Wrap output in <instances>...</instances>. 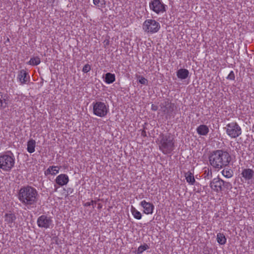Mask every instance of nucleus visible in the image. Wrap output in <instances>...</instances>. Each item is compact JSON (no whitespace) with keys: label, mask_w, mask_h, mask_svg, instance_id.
Returning a JSON list of instances; mask_svg holds the SVG:
<instances>
[{"label":"nucleus","mask_w":254,"mask_h":254,"mask_svg":"<svg viewBox=\"0 0 254 254\" xmlns=\"http://www.w3.org/2000/svg\"><path fill=\"white\" fill-rule=\"evenodd\" d=\"M18 198L27 208L30 209L36 206L38 193L36 189L31 186H23L19 190Z\"/></svg>","instance_id":"f257e3e1"},{"label":"nucleus","mask_w":254,"mask_h":254,"mask_svg":"<svg viewBox=\"0 0 254 254\" xmlns=\"http://www.w3.org/2000/svg\"><path fill=\"white\" fill-rule=\"evenodd\" d=\"M208 159L210 165L214 169L220 170L229 165L231 156L227 151L216 150L210 152Z\"/></svg>","instance_id":"f03ea898"},{"label":"nucleus","mask_w":254,"mask_h":254,"mask_svg":"<svg viewBox=\"0 0 254 254\" xmlns=\"http://www.w3.org/2000/svg\"><path fill=\"white\" fill-rule=\"evenodd\" d=\"M158 141L159 149L164 154L170 153L174 149V138L170 133L160 134Z\"/></svg>","instance_id":"7ed1b4c3"},{"label":"nucleus","mask_w":254,"mask_h":254,"mask_svg":"<svg viewBox=\"0 0 254 254\" xmlns=\"http://www.w3.org/2000/svg\"><path fill=\"white\" fill-rule=\"evenodd\" d=\"M15 158L10 151L0 155V169L4 172H10L14 167Z\"/></svg>","instance_id":"20e7f679"},{"label":"nucleus","mask_w":254,"mask_h":254,"mask_svg":"<svg viewBox=\"0 0 254 254\" xmlns=\"http://www.w3.org/2000/svg\"><path fill=\"white\" fill-rule=\"evenodd\" d=\"M160 29V23L152 19H146L142 24V30L147 34L157 33Z\"/></svg>","instance_id":"39448f33"},{"label":"nucleus","mask_w":254,"mask_h":254,"mask_svg":"<svg viewBox=\"0 0 254 254\" xmlns=\"http://www.w3.org/2000/svg\"><path fill=\"white\" fill-rule=\"evenodd\" d=\"M224 129L227 135L232 138H237L242 133L241 127L236 122L228 124Z\"/></svg>","instance_id":"423d86ee"},{"label":"nucleus","mask_w":254,"mask_h":254,"mask_svg":"<svg viewBox=\"0 0 254 254\" xmlns=\"http://www.w3.org/2000/svg\"><path fill=\"white\" fill-rule=\"evenodd\" d=\"M93 114L99 117H103L107 115L109 112L108 107L105 103L101 101L93 102Z\"/></svg>","instance_id":"0eeeda50"},{"label":"nucleus","mask_w":254,"mask_h":254,"mask_svg":"<svg viewBox=\"0 0 254 254\" xmlns=\"http://www.w3.org/2000/svg\"><path fill=\"white\" fill-rule=\"evenodd\" d=\"M39 227L45 229L52 228L54 226L53 220L51 216L42 215L39 216L37 221Z\"/></svg>","instance_id":"6e6552de"},{"label":"nucleus","mask_w":254,"mask_h":254,"mask_svg":"<svg viewBox=\"0 0 254 254\" xmlns=\"http://www.w3.org/2000/svg\"><path fill=\"white\" fill-rule=\"evenodd\" d=\"M150 9L157 14L163 13L166 11L167 5L160 0H152L149 4Z\"/></svg>","instance_id":"1a4fd4ad"},{"label":"nucleus","mask_w":254,"mask_h":254,"mask_svg":"<svg viewBox=\"0 0 254 254\" xmlns=\"http://www.w3.org/2000/svg\"><path fill=\"white\" fill-rule=\"evenodd\" d=\"M160 107L164 114L170 117L173 115V113L176 108L175 104L169 101H166L162 103Z\"/></svg>","instance_id":"9d476101"},{"label":"nucleus","mask_w":254,"mask_h":254,"mask_svg":"<svg viewBox=\"0 0 254 254\" xmlns=\"http://www.w3.org/2000/svg\"><path fill=\"white\" fill-rule=\"evenodd\" d=\"M223 180L219 178L213 179L210 183L209 186L212 190L219 193L222 190Z\"/></svg>","instance_id":"9b49d317"},{"label":"nucleus","mask_w":254,"mask_h":254,"mask_svg":"<svg viewBox=\"0 0 254 254\" xmlns=\"http://www.w3.org/2000/svg\"><path fill=\"white\" fill-rule=\"evenodd\" d=\"M4 221L5 224L9 227L12 228L15 224L16 216L13 213H6L4 216Z\"/></svg>","instance_id":"f8f14e48"},{"label":"nucleus","mask_w":254,"mask_h":254,"mask_svg":"<svg viewBox=\"0 0 254 254\" xmlns=\"http://www.w3.org/2000/svg\"><path fill=\"white\" fill-rule=\"evenodd\" d=\"M139 205L143 208V213L145 214H151L153 213L154 209L153 203L143 200L140 202Z\"/></svg>","instance_id":"ddd939ff"},{"label":"nucleus","mask_w":254,"mask_h":254,"mask_svg":"<svg viewBox=\"0 0 254 254\" xmlns=\"http://www.w3.org/2000/svg\"><path fill=\"white\" fill-rule=\"evenodd\" d=\"M57 184L60 186L66 185L69 182V178L67 175L62 174L58 176L55 180Z\"/></svg>","instance_id":"4468645a"},{"label":"nucleus","mask_w":254,"mask_h":254,"mask_svg":"<svg viewBox=\"0 0 254 254\" xmlns=\"http://www.w3.org/2000/svg\"><path fill=\"white\" fill-rule=\"evenodd\" d=\"M241 175L246 181H249L254 179V171L251 169H244Z\"/></svg>","instance_id":"2eb2a0df"},{"label":"nucleus","mask_w":254,"mask_h":254,"mask_svg":"<svg viewBox=\"0 0 254 254\" xmlns=\"http://www.w3.org/2000/svg\"><path fill=\"white\" fill-rule=\"evenodd\" d=\"M27 75L28 73L24 69H21L19 71L17 78L22 84H25L28 81L29 76Z\"/></svg>","instance_id":"dca6fc26"},{"label":"nucleus","mask_w":254,"mask_h":254,"mask_svg":"<svg viewBox=\"0 0 254 254\" xmlns=\"http://www.w3.org/2000/svg\"><path fill=\"white\" fill-rule=\"evenodd\" d=\"M8 106V99L6 95L0 92V109H4Z\"/></svg>","instance_id":"f3484780"},{"label":"nucleus","mask_w":254,"mask_h":254,"mask_svg":"<svg viewBox=\"0 0 254 254\" xmlns=\"http://www.w3.org/2000/svg\"><path fill=\"white\" fill-rule=\"evenodd\" d=\"M209 130L208 127L206 125H201L196 128L197 133L200 135H206L208 134Z\"/></svg>","instance_id":"a211bd4d"},{"label":"nucleus","mask_w":254,"mask_h":254,"mask_svg":"<svg viewBox=\"0 0 254 254\" xmlns=\"http://www.w3.org/2000/svg\"><path fill=\"white\" fill-rule=\"evenodd\" d=\"M189 74V71L188 69L181 68L177 71V77L181 79H186Z\"/></svg>","instance_id":"6ab92c4d"},{"label":"nucleus","mask_w":254,"mask_h":254,"mask_svg":"<svg viewBox=\"0 0 254 254\" xmlns=\"http://www.w3.org/2000/svg\"><path fill=\"white\" fill-rule=\"evenodd\" d=\"M59 172V167L56 166H50L45 171V175L47 176L51 174L52 175H55Z\"/></svg>","instance_id":"aec40b11"},{"label":"nucleus","mask_w":254,"mask_h":254,"mask_svg":"<svg viewBox=\"0 0 254 254\" xmlns=\"http://www.w3.org/2000/svg\"><path fill=\"white\" fill-rule=\"evenodd\" d=\"M116 79L115 74L110 72L107 73L105 75L104 81L107 84H111L113 83Z\"/></svg>","instance_id":"412c9836"},{"label":"nucleus","mask_w":254,"mask_h":254,"mask_svg":"<svg viewBox=\"0 0 254 254\" xmlns=\"http://www.w3.org/2000/svg\"><path fill=\"white\" fill-rule=\"evenodd\" d=\"M185 177L187 182L190 185H194L195 180L194 178L193 174L190 172H188L185 174Z\"/></svg>","instance_id":"4be33fe9"},{"label":"nucleus","mask_w":254,"mask_h":254,"mask_svg":"<svg viewBox=\"0 0 254 254\" xmlns=\"http://www.w3.org/2000/svg\"><path fill=\"white\" fill-rule=\"evenodd\" d=\"M35 146H36L35 140L33 139H30L27 142V151L30 153H33L35 151Z\"/></svg>","instance_id":"5701e85b"},{"label":"nucleus","mask_w":254,"mask_h":254,"mask_svg":"<svg viewBox=\"0 0 254 254\" xmlns=\"http://www.w3.org/2000/svg\"><path fill=\"white\" fill-rule=\"evenodd\" d=\"M41 63L40 59L38 57H33L27 63L28 64L33 66L37 65Z\"/></svg>","instance_id":"b1692460"},{"label":"nucleus","mask_w":254,"mask_h":254,"mask_svg":"<svg viewBox=\"0 0 254 254\" xmlns=\"http://www.w3.org/2000/svg\"><path fill=\"white\" fill-rule=\"evenodd\" d=\"M131 212L133 216V217L137 219L140 220L142 218V214L141 213L138 211L135 207H134L133 206H131Z\"/></svg>","instance_id":"393cba45"},{"label":"nucleus","mask_w":254,"mask_h":254,"mask_svg":"<svg viewBox=\"0 0 254 254\" xmlns=\"http://www.w3.org/2000/svg\"><path fill=\"white\" fill-rule=\"evenodd\" d=\"M217 242L220 245H224L226 243V238L223 233H219L217 235Z\"/></svg>","instance_id":"a878e982"},{"label":"nucleus","mask_w":254,"mask_h":254,"mask_svg":"<svg viewBox=\"0 0 254 254\" xmlns=\"http://www.w3.org/2000/svg\"><path fill=\"white\" fill-rule=\"evenodd\" d=\"M203 178L205 180H209L212 177V173L211 169L209 168H205L203 173Z\"/></svg>","instance_id":"bb28decb"},{"label":"nucleus","mask_w":254,"mask_h":254,"mask_svg":"<svg viewBox=\"0 0 254 254\" xmlns=\"http://www.w3.org/2000/svg\"><path fill=\"white\" fill-rule=\"evenodd\" d=\"M221 173L227 178H231L233 175V172L231 169H224L221 172Z\"/></svg>","instance_id":"cd10ccee"},{"label":"nucleus","mask_w":254,"mask_h":254,"mask_svg":"<svg viewBox=\"0 0 254 254\" xmlns=\"http://www.w3.org/2000/svg\"><path fill=\"white\" fill-rule=\"evenodd\" d=\"M93 2L96 6L101 7H104L106 5L105 0H93Z\"/></svg>","instance_id":"c85d7f7f"},{"label":"nucleus","mask_w":254,"mask_h":254,"mask_svg":"<svg viewBox=\"0 0 254 254\" xmlns=\"http://www.w3.org/2000/svg\"><path fill=\"white\" fill-rule=\"evenodd\" d=\"M148 246L147 245L145 244L144 245L140 246L137 249V254H141L143 251H145L146 250L148 249Z\"/></svg>","instance_id":"c756f323"},{"label":"nucleus","mask_w":254,"mask_h":254,"mask_svg":"<svg viewBox=\"0 0 254 254\" xmlns=\"http://www.w3.org/2000/svg\"><path fill=\"white\" fill-rule=\"evenodd\" d=\"M91 69V66L89 64H86L82 68V71L84 73H87Z\"/></svg>","instance_id":"7c9ffc66"},{"label":"nucleus","mask_w":254,"mask_h":254,"mask_svg":"<svg viewBox=\"0 0 254 254\" xmlns=\"http://www.w3.org/2000/svg\"><path fill=\"white\" fill-rule=\"evenodd\" d=\"M223 186L224 187V188H226L227 190H229L232 188V184L230 183L225 182L224 181H223Z\"/></svg>","instance_id":"2f4dec72"},{"label":"nucleus","mask_w":254,"mask_h":254,"mask_svg":"<svg viewBox=\"0 0 254 254\" xmlns=\"http://www.w3.org/2000/svg\"><path fill=\"white\" fill-rule=\"evenodd\" d=\"M235 74L233 71H231L228 76L227 77V79L234 80L235 79Z\"/></svg>","instance_id":"473e14b6"},{"label":"nucleus","mask_w":254,"mask_h":254,"mask_svg":"<svg viewBox=\"0 0 254 254\" xmlns=\"http://www.w3.org/2000/svg\"><path fill=\"white\" fill-rule=\"evenodd\" d=\"M139 82L143 85H146L147 83V80L144 77L141 76L139 80Z\"/></svg>","instance_id":"72a5a7b5"},{"label":"nucleus","mask_w":254,"mask_h":254,"mask_svg":"<svg viewBox=\"0 0 254 254\" xmlns=\"http://www.w3.org/2000/svg\"><path fill=\"white\" fill-rule=\"evenodd\" d=\"M94 203H95V201L93 200H92L90 202H87L84 204V206H89L91 205H93Z\"/></svg>","instance_id":"f704fd0d"},{"label":"nucleus","mask_w":254,"mask_h":254,"mask_svg":"<svg viewBox=\"0 0 254 254\" xmlns=\"http://www.w3.org/2000/svg\"><path fill=\"white\" fill-rule=\"evenodd\" d=\"M158 107L157 106L155 105L154 104H152L151 105V110L154 111H156L158 110Z\"/></svg>","instance_id":"c9c22d12"},{"label":"nucleus","mask_w":254,"mask_h":254,"mask_svg":"<svg viewBox=\"0 0 254 254\" xmlns=\"http://www.w3.org/2000/svg\"><path fill=\"white\" fill-rule=\"evenodd\" d=\"M202 254H210L209 253V251L207 248L204 249L203 251Z\"/></svg>","instance_id":"e433bc0d"},{"label":"nucleus","mask_w":254,"mask_h":254,"mask_svg":"<svg viewBox=\"0 0 254 254\" xmlns=\"http://www.w3.org/2000/svg\"><path fill=\"white\" fill-rule=\"evenodd\" d=\"M141 135L142 136L146 137V132L144 130H142L141 133Z\"/></svg>","instance_id":"4c0bfd02"},{"label":"nucleus","mask_w":254,"mask_h":254,"mask_svg":"<svg viewBox=\"0 0 254 254\" xmlns=\"http://www.w3.org/2000/svg\"><path fill=\"white\" fill-rule=\"evenodd\" d=\"M55 191H57V188H56V189H55Z\"/></svg>","instance_id":"58836bf2"},{"label":"nucleus","mask_w":254,"mask_h":254,"mask_svg":"<svg viewBox=\"0 0 254 254\" xmlns=\"http://www.w3.org/2000/svg\"><path fill=\"white\" fill-rule=\"evenodd\" d=\"M108 42H109V41H108L106 42V44H108Z\"/></svg>","instance_id":"ea45409f"}]
</instances>
